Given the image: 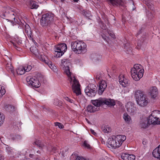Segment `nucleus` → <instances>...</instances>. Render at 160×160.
<instances>
[{
	"mask_svg": "<svg viewBox=\"0 0 160 160\" xmlns=\"http://www.w3.org/2000/svg\"><path fill=\"white\" fill-rule=\"evenodd\" d=\"M134 96L138 104L141 107L146 106L149 102L148 98L142 91H136L135 92Z\"/></svg>",
	"mask_w": 160,
	"mask_h": 160,
	"instance_id": "nucleus-3",
	"label": "nucleus"
},
{
	"mask_svg": "<svg viewBox=\"0 0 160 160\" xmlns=\"http://www.w3.org/2000/svg\"><path fill=\"white\" fill-rule=\"evenodd\" d=\"M71 46L72 50L77 54H84L87 51V46L83 42L78 41L72 42Z\"/></svg>",
	"mask_w": 160,
	"mask_h": 160,
	"instance_id": "nucleus-2",
	"label": "nucleus"
},
{
	"mask_svg": "<svg viewBox=\"0 0 160 160\" xmlns=\"http://www.w3.org/2000/svg\"><path fill=\"white\" fill-rule=\"evenodd\" d=\"M118 139H115V136H112V138H109L108 140V144L107 145L108 148L112 149H115L119 147V144L118 143L116 142Z\"/></svg>",
	"mask_w": 160,
	"mask_h": 160,
	"instance_id": "nucleus-13",
	"label": "nucleus"
},
{
	"mask_svg": "<svg viewBox=\"0 0 160 160\" xmlns=\"http://www.w3.org/2000/svg\"><path fill=\"white\" fill-rule=\"evenodd\" d=\"M106 81L103 80H101L100 82H99L98 93L99 94L101 95L104 91L105 89L107 86Z\"/></svg>",
	"mask_w": 160,
	"mask_h": 160,
	"instance_id": "nucleus-16",
	"label": "nucleus"
},
{
	"mask_svg": "<svg viewBox=\"0 0 160 160\" xmlns=\"http://www.w3.org/2000/svg\"><path fill=\"white\" fill-rule=\"evenodd\" d=\"M83 145L84 146L88 148H90V145L88 143L87 141H85L84 142Z\"/></svg>",
	"mask_w": 160,
	"mask_h": 160,
	"instance_id": "nucleus-39",
	"label": "nucleus"
},
{
	"mask_svg": "<svg viewBox=\"0 0 160 160\" xmlns=\"http://www.w3.org/2000/svg\"><path fill=\"white\" fill-rule=\"evenodd\" d=\"M158 124H160V118H159V120H158Z\"/></svg>",
	"mask_w": 160,
	"mask_h": 160,
	"instance_id": "nucleus-54",
	"label": "nucleus"
},
{
	"mask_svg": "<svg viewBox=\"0 0 160 160\" xmlns=\"http://www.w3.org/2000/svg\"><path fill=\"white\" fill-rule=\"evenodd\" d=\"M53 104L56 106H59L62 104V102L57 98L55 99L53 102Z\"/></svg>",
	"mask_w": 160,
	"mask_h": 160,
	"instance_id": "nucleus-32",
	"label": "nucleus"
},
{
	"mask_svg": "<svg viewBox=\"0 0 160 160\" xmlns=\"http://www.w3.org/2000/svg\"><path fill=\"white\" fill-rule=\"evenodd\" d=\"M33 154H30L29 155V157H30V158H32L33 157Z\"/></svg>",
	"mask_w": 160,
	"mask_h": 160,
	"instance_id": "nucleus-51",
	"label": "nucleus"
},
{
	"mask_svg": "<svg viewBox=\"0 0 160 160\" xmlns=\"http://www.w3.org/2000/svg\"><path fill=\"white\" fill-rule=\"evenodd\" d=\"M97 91L96 86L92 83L89 84L85 89V93L88 96L91 97L95 96Z\"/></svg>",
	"mask_w": 160,
	"mask_h": 160,
	"instance_id": "nucleus-10",
	"label": "nucleus"
},
{
	"mask_svg": "<svg viewBox=\"0 0 160 160\" xmlns=\"http://www.w3.org/2000/svg\"><path fill=\"white\" fill-rule=\"evenodd\" d=\"M4 157L1 155H0V160H4Z\"/></svg>",
	"mask_w": 160,
	"mask_h": 160,
	"instance_id": "nucleus-47",
	"label": "nucleus"
},
{
	"mask_svg": "<svg viewBox=\"0 0 160 160\" xmlns=\"http://www.w3.org/2000/svg\"><path fill=\"white\" fill-rule=\"evenodd\" d=\"M96 78L97 80H100L101 79V77L100 75H96Z\"/></svg>",
	"mask_w": 160,
	"mask_h": 160,
	"instance_id": "nucleus-44",
	"label": "nucleus"
},
{
	"mask_svg": "<svg viewBox=\"0 0 160 160\" xmlns=\"http://www.w3.org/2000/svg\"><path fill=\"white\" fill-rule=\"evenodd\" d=\"M74 156H75V154H72V156L73 157Z\"/></svg>",
	"mask_w": 160,
	"mask_h": 160,
	"instance_id": "nucleus-56",
	"label": "nucleus"
},
{
	"mask_svg": "<svg viewBox=\"0 0 160 160\" xmlns=\"http://www.w3.org/2000/svg\"><path fill=\"white\" fill-rule=\"evenodd\" d=\"M126 108L127 112L130 115H134L137 112V108L135 106L134 103L131 102L127 103Z\"/></svg>",
	"mask_w": 160,
	"mask_h": 160,
	"instance_id": "nucleus-12",
	"label": "nucleus"
},
{
	"mask_svg": "<svg viewBox=\"0 0 160 160\" xmlns=\"http://www.w3.org/2000/svg\"><path fill=\"white\" fill-rule=\"evenodd\" d=\"M61 66L62 67L64 72L67 75L68 79L72 85V87L73 92L75 93L77 95L81 94L80 84L78 81L75 77L70 72L69 66L71 63L69 60L65 59L62 60Z\"/></svg>",
	"mask_w": 160,
	"mask_h": 160,
	"instance_id": "nucleus-1",
	"label": "nucleus"
},
{
	"mask_svg": "<svg viewBox=\"0 0 160 160\" xmlns=\"http://www.w3.org/2000/svg\"><path fill=\"white\" fill-rule=\"evenodd\" d=\"M16 41L18 44H21L22 43V40H18H18H16Z\"/></svg>",
	"mask_w": 160,
	"mask_h": 160,
	"instance_id": "nucleus-46",
	"label": "nucleus"
},
{
	"mask_svg": "<svg viewBox=\"0 0 160 160\" xmlns=\"http://www.w3.org/2000/svg\"><path fill=\"white\" fill-rule=\"evenodd\" d=\"M75 160H86V159L82 157L78 156L76 158Z\"/></svg>",
	"mask_w": 160,
	"mask_h": 160,
	"instance_id": "nucleus-41",
	"label": "nucleus"
},
{
	"mask_svg": "<svg viewBox=\"0 0 160 160\" xmlns=\"http://www.w3.org/2000/svg\"><path fill=\"white\" fill-rule=\"evenodd\" d=\"M5 119V116L0 112V126L3 123Z\"/></svg>",
	"mask_w": 160,
	"mask_h": 160,
	"instance_id": "nucleus-34",
	"label": "nucleus"
},
{
	"mask_svg": "<svg viewBox=\"0 0 160 160\" xmlns=\"http://www.w3.org/2000/svg\"><path fill=\"white\" fill-rule=\"evenodd\" d=\"M100 160H105V159H104L103 158H102V159H100Z\"/></svg>",
	"mask_w": 160,
	"mask_h": 160,
	"instance_id": "nucleus-57",
	"label": "nucleus"
},
{
	"mask_svg": "<svg viewBox=\"0 0 160 160\" xmlns=\"http://www.w3.org/2000/svg\"><path fill=\"white\" fill-rule=\"evenodd\" d=\"M24 68L26 72H29L31 69L32 67L31 65H27V66H25Z\"/></svg>",
	"mask_w": 160,
	"mask_h": 160,
	"instance_id": "nucleus-36",
	"label": "nucleus"
},
{
	"mask_svg": "<svg viewBox=\"0 0 160 160\" xmlns=\"http://www.w3.org/2000/svg\"><path fill=\"white\" fill-rule=\"evenodd\" d=\"M119 81L120 84L123 87H126L129 84V81L124 77L123 74H121L119 76Z\"/></svg>",
	"mask_w": 160,
	"mask_h": 160,
	"instance_id": "nucleus-15",
	"label": "nucleus"
},
{
	"mask_svg": "<svg viewBox=\"0 0 160 160\" xmlns=\"http://www.w3.org/2000/svg\"><path fill=\"white\" fill-rule=\"evenodd\" d=\"M102 38H103V39L104 40H107V38L105 36H102Z\"/></svg>",
	"mask_w": 160,
	"mask_h": 160,
	"instance_id": "nucleus-48",
	"label": "nucleus"
},
{
	"mask_svg": "<svg viewBox=\"0 0 160 160\" xmlns=\"http://www.w3.org/2000/svg\"><path fill=\"white\" fill-rule=\"evenodd\" d=\"M115 139H118V140H116V142L117 143H118L119 144V147L122 144V143L126 139V137L123 135H118L117 136H115Z\"/></svg>",
	"mask_w": 160,
	"mask_h": 160,
	"instance_id": "nucleus-19",
	"label": "nucleus"
},
{
	"mask_svg": "<svg viewBox=\"0 0 160 160\" xmlns=\"http://www.w3.org/2000/svg\"><path fill=\"white\" fill-rule=\"evenodd\" d=\"M141 30H140L137 33V35H138L139 34L141 33Z\"/></svg>",
	"mask_w": 160,
	"mask_h": 160,
	"instance_id": "nucleus-50",
	"label": "nucleus"
},
{
	"mask_svg": "<svg viewBox=\"0 0 160 160\" xmlns=\"http://www.w3.org/2000/svg\"><path fill=\"white\" fill-rule=\"evenodd\" d=\"M29 5L31 9H36L39 7L38 3L34 1H30Z\"/></svg>",
	"mask_w": 160,
	"mask_h": 160,
	"instance_id": "nucleus-25",
	"label": "nucleus"
},
{
	"mask_svg": "<svg viewBox=\"0 0 160 160\" xmlns=\"http://www.w3.org/2000/svg\"><path fill=\"white\" fill-rule=\"evenodd\" d=\"M91 133L93 135L96 136L97 135V133L94 132V131L92 129L90 130Z\"/></svg>",
	"mask_w": 160,
	"mask_h": 160,
	"instance_id": "nucleus-45",
	"label": "nucleus"
},
{
	"mask_svg": "<svg viewBox=\"0 0 160 160\" xmlns=\"http://www.w3.org/2000/svg\"><path fill=\"white\" fill-rule=\"evenodd\" d=\"M102 130L105 133H108L111 131V129L110 127L108 125L102 127L101 128Z\"/></svg>",
	"mask_w": 160,
	"mask_h": 160,
	"instance_id": "nucleus-27",
	"label": "nucleus"
},
{
	"mask_svg": "<svg viewBox=\"0 0 160 160\" xmlns=\"http://www.w3.org/2000/svg\"><path fill=\"white\" fill-rule=\"evenodd\" d=\"M9 107L11 108V106H9L8 107V108H9Z\"/></svg>",
	"mask_w": 160,
	"mask_h": 160,
	"instance_id": "nucleus-59",
	"label": "nucleus"
},
{
	"mask_svg": "<svg viewBox=\"0 0 160 160\" xmlns=\"http://www.w3.org/2000/svg\"><path fill=\"white\" fill-rule=\"evenodd\" d=\"M64 98L66 101L69 102L71 103H74V101L73 100L70 99L68 97H65Z\"/></svg>",
	"mask_w": 160,
	"mask_h": 160,
	"instance_id": "nucleus-40",
	"label": "nucleus"
},
{
	"mask_svg": "<svg viewBox=\"0 0 160 160\" xmlns=\"http://www.w3.org/2000/svg\"><path fill=\"white\" fill-rule=\"evenodd\" d=\"M54 124L55 126H58L60 128H62L64 127L63 125L59 122H56Z\"/></svg>",
	"mask_w": 160,
	"mask_h": 160,
	"instance_id": "nucleus-37",
	"label": "nucleus"
},
{
	"mask_svg": "<svg viewBox=\"0 0 160 160\" xmlns=\"http://www.w3.org/2000/svg\"><path fill=\"white\" fill-rule=\"evenodd\" d=\"M149 93L152 98H155L158 93L157 88L155 87L151 88L150 90Z\"/></svg>",
	"mask_w": 160,
	"mask_h": 160,
	"instance_id": "nucleus-21",
	"label": "nucleus"
},
{
	"mask_svg": "<svg viewBox=\"0 0 160 160\" xmlns=\"http://www.w3.org/2000/svg\"><path fill=\"white\" fill-rule=\"evenodd\" d=\"M142 45V44L139 42V41L137 42V48L139 49L141 48V47Z\"/></svg>",
	"mask_w": 160,
	"mask_h": 160,
	"instance_id": "nucleus-43",
	"label": "nucleus"
},
{
	"mask_svg": "<svg viewBox=\"0 0 160 160\" xmlns=\"http://www.w3.org/2000/svg\"><path fill=\"white\" fill-rule=\"evenodd\" d=\"M12 43L13 45L15 46V47H17L16 45V44L14 42H12Z\"/></svg>",
	"mask_w": 160,
	"mask_h": 160,
	"instance_id": "nucleus-53",
	"label": "nucleus"
},
{
	"mask_svg": "<svg viewBox=\"0 0 160 160\" xmlns=\"http://www.w3.org/2000/svg\"><path fill=\"white\" fill-rule=\"evenodd\" d=\"M25 32L26 33L28 36L29 39L32 41L35 44H38V43L35 42V41L33 39V36L32 34L31 29L29 26L27 24H26L25 26Z\"/></svg>",
	"mask_w": 160,
	"mask_h": 160,
	"instance_id": "nucleus-14",
	"label": "nucleus"
},
{
	"mask_svg": "<svg viewBox=\"0 0 160 160\" xmlns=\"http://www.w3.org/2000/svg\"><path fill=\"white\" fill-rule=\"evenodd\" d=\"M121 157L123 160H135L136 157L133 154L124 153L122 154Z\"/></svg>",
	"mask_w": 160,
	"mask_h": 160,
	"instance_id": "nucleus-17",
	"label": "nucleus"
},
{
	"mask_svg": "<svg viewBox=\"0 0 160 160\" xmlns=\"http://www.w3.org/2000/svg\"><path fill=\"white\" fill-rule=\"evenodd\" d=\"M21 139V137L19 135H12V140L13 141L18 140Z\"/></svg>",
	"mask_w": 160,
	"mask_h": 160,
	"instance_id": "nucleus-33",
	"label": "nucleus"
},
{
	"mask_svg": "<svg viewBox=\"0 0 160 160\" xmlns=\"http://www.w3.org/2000/svg\"><path fill=\"white\" fill-rule=\"evenodd\" d=\"M37 152L38 153H40V151L38 150L37 151Z\"/></svg>",
	"mask_w": 160,
	"mask_h": 160,
	"instance_id": "nucleus-55",
	"label": "nucleus"
},
{
	"mask_svg": "<svg viewBox=\"0 0 160 160\" xmlns=\"http://www.w3.org/2000/svg\"><path fill=\"white\" fill-rule=\"evenodd\" d=\"M123 118L125 122L128 123H130L132 120L130 117L127 113L124 114Z\"/></svg>",
	"mask_w": 160,
	"mask_h": 160,
	"instance_id": "nucleus-28",
	"label": "nucleus"
},
{
	"mask_svg": "<svg viewBox=\"0 0 160 160\" xmlns=\"http://www.w3.org/2000/svg\"><path fill=\"white\" fill-rule=\"evenodd\" d=\"M67 46L64 43H60L57 46L55 50V53L57 58L62 56L66 51Z\"/></svg>",
	"mask_w": 160,
	"mask_h": 160,
	"instance_id": "nucleus-9",
	"label": "nucleus"
},
{
	"mask_svg": "<svg viewBox=\"0 0 160 160\" xmlns=\"http://www.w3.org/2000/svg\"><path fill=\"white\" fill-rule=\"evenodd\" d=\"M14 16H13V17L12 18H13L14 19V21H10L11 22V23H12V25L13 26H14L15 25H16V23H18V21H17V20L15 19V17H14Z\"/></svg>",
	"mask_w": 160,
	"mask_h": 160,
	"instance_id": "nucleus-38",
	"label": "nucleus"
},
{
	"mask_svg": "<svg viewBox=\"0 0 160 160\" xmlns=\"http://www.w3.org/2000/svg\"><path fill=\"white\" fill-rule=\"evenodd\" d=\"M92 104L95 106L100 107L104 104H106L110 107L115 105V102L114 99H102L99 98L98 99L92 101Z\"/></svg>",
	"mask_w": 160,
	"mask_h": 160,
	"instance_id": "nucleus-6",
	"label": "nucleus"
},
{
	"mask_svg": "<svg viewBox=\"0 0 160 160\" xmlns=\"http://www.w3.org/2000/svg\"><path fill=\"white\" fill-rule=\"evenodd\" d=\"M30 50L35 56H38L39 54L38 50L36 47H31L30 48Z\"/></svg>",
	"mask_w": 160,
	"mask_h": 160,
	"instance_id": "nucleus-31",
	"label": "nucleus"
},
{
	"mask_svg": "<svg viewBox=\"0 0 160 160\" xmlns=\"http://www.w3.org/2000/svg\"><path fill=\"white\" fill-rule=\"evenodd\" d=\"M41 59L42 61H44L47 64L51 69H52L53 68V67H52V62L50 61H48V60H47V58L46 57L41 55Z\"/></svg>",
	"mask_w": 160,
	"mask_h": 160,
	"instance_id": "nucleus-24",
	"label": "nucleus"
},
{
	"mask_svg": "<svg viewBox=\"0 0 160 160\" xmlns=\"http://www.w3.org/2000/svg\"><path fill=\"white\" fill-rule=\"evenodd\" d=\"M109 3H111L113 6H122L123 5V2L121 0H107Z\"/></svg>",
	"mask_w": 160,
	"mask_h": 160,
	"instance_id": "nucleus-20",
	"label": "nucleus"
},
{
	"mask_svg": "<svg viewBox=\"0 0 160 160\" xmlns=\"http://www.w3.org/2000/svg\"><path fill=\"white\" fill-rule=\"evenodd\" d=\"M24 67L22 66L19 67L17 70V73L18 74L22 75L26 72Z\"/></svg>",
	"mask_w": 160,
	"mask_h": 160,
	"instance_id": "nucleus-26",
	"label": "nucleus"
},
{
	"mask_svg": "<svg viewBox=\"0 0 160 160\" xmlns=\"http://www.w3.org/2000/svg\"><path fill=\"white\" fill-rule=\"evenodd\" d=\"M74 2H77L79 0H73Z\"/></svg>",
	"mask_w": 160,
	"mask_h": 160,
	"instance_id": "nucleus-52",
	"label": "nucleus"
},
{
	"mask_svg": "<svg viewBox=\"0 0 160 160\" xmlns=\"http://www.w3.org/2000/svg\"><path fill=\"white\" fill-rule=\"evenodd\" d=\"M3 9L6 10L5 11H4L3 13L0 15V16L2 18H5L9 17L13 18V16H15L13 10L11 8L4 7Z\"/></svg>",
	"mask_w": 160,
	"mask_h": 160,
	"instance_id": "nucleus-11",
	"label": "nucleus"
},
{
	"mask_svg": "<svg viewBox=\"0 0 160 160\" xmlns=\"http://www.w3.org/2000/svg\"><path fill=\"white\" fill-rule=\"evenodd\" d=\"M147 6L148 7V8H150V9L152 10H153L154 9V7L152 5H151L149 4H147Z\"/></svg>",
	"mask_w": 160,
	"mask_h": 160,
	"instance_id": "nucleus-42",
	"label": "nucleus"
},
{
	"mask_svg": "<svg viewBox=\"0 0 160 160\" xmlns=\"http://www.w3.org/2000/svg\"><path fill=\"white\" fill-rule=\"evenodd\" d=\"M144 70L142 66L139 64H135L133 68L131 69V73L132 78L135 81H138L143 76Z\"/></svg>",
	"mask_w": 160,
	"mask_h": 160,
	"instance_id": "nucleus-4",
	"label": "nucleus"
},
{
	"mask_svg": "<svg viewBox=\"0 0 160 160\" xmlns=\"http://www.w3.org/2000/svg\"><path fill=\"white\" fill-rule=\"evenodd\" d=\"M65 0H61V1L62 2H63V1H65Z\"/></svg>",
	"mask_w": 160,
	"mask_h": 160,
	"instance_id": "nucleus-58",
	"label": "nucleus"
},
{
	"mask_svg": "<svg viewBox=\"0 0 160 160\" xmlns=\"http://www.w3.org/2000/svg\"><path fill=\"white\" fill-rule=\"evenodd\" d=\"M43 80V78L42 77H40L38 79L35 78H32L31 76H28L26 78V81L28 85L35 88L40 87L39 80L41 82Z\"/></svg>",
	"mask_w": 160,
	"mask_h": 160,
	"instance_id": "nucleus-7",
	"label": "nucleus"
},
{
	"mask_svg": "<svg viewBox=\"0 0 160 160\" xmlns=\"http://www.w3.org/2000/svg\"><path fill=\"white\" fill-rule=\"evenodd\" d=\"M160 118V111L156 110L152 112L148 119L151 124L156 125L158 124V121Z\"/></svg>",
	"mask_w": 160,
	"mask_h": 160,
	"instance_id": "nucleus-8",
	"label": "nucleus"
},
{
	"mask_svg": "<svg viewBox=\"0 0 160 160\" xmlns=\"http://www.w3.org/2000/svg\"><path fill=\"white\" fill-rule=\"evenodd\" d=\"M5 68L9 72H11L13 74H14L13 68L10 62L7 63L6 64Z\"/></svg>",
	"mask_w": 160,
	"mask_h": 160,
	"instance_id": "nucleus-23",
	"label": "nucleus"
},
{
	"mask_svg": "<svg viewBox=\"0 0 160 160\" xmlns=\"http://www.w3.org/2000/svg\"><path fill=\"white\" fill-rule=\"evenodd\" d=\"M91 58L92 60L95 61H97L100 60L101 58V56L99 55L96 54H93L91 55Z\"/></svg>",
	"mask_w": 160,
	"mask_h": 160,
	"instance_id": "nucleus-29",
	"label": "nucleus"
},
{
	"mask_svg": "<svg viewBox=\"0 0 160 160\" xmlns=\"http://www.w3.org/2000/svg\"><path fill=\"white\" fill-rule=\"evenodd\" d=\"M54 15L47 13L43 15L40 19V24L43 28H48L53 24L54 22Z\"/></svg>",
	"mask_w": 160,
	"mask_h": 160,
	"instance_id": "nucleus-5",
	"label": "nucleus"
},
{
	"mask_svg": "<svg viewBox=\"0 0 160 160\" xmlns=\"http://www.w3.org/2000/svg\"><path fill=\"white\" fill-rule=\"evenodd\" d=\"M96 109L94 106L91 105H88L87 107V110L90 112H93L96 111Z\"/></svg>",
	"mask_w": 160,
	"mask_h": 160,
	"instance_id": "nucleus-30",
	"label": "nucleus"
},
{
	"mask_svg": "<svg viewBox=\"0 0 160 160\" xmlns=\"http://www.w3.org/2000/svg\"><path fill=\"white\" fill-rule=\"evenodd\" d=\"M35 144H36L37 146H38L40 148H42V146H43V144L42 142L39 140H37L34 142Z\"/></svg>",
	"mask_w": 160,
	"mask_h": 160,
	"instance_id": "nucleus-35",
	"label": "nucleus"
},
{
	"mask_svg": "<svg viewBox=\"0 0 160 160\" xmlns=\"http://www.w3.org/2000/svg\"><path fill=\"white\" fill-rule=\"evenodd\" d=\"M109 34H110V36H111L112 38H114V35H113V34L111 33H110Z\"/></svg>",
	"mask_w": 160,
	"mask_h": 160,
	"instance_id": "nucleus-49",
	"label": "nucleus"
},
{
	"mask_svg": "<svg viewBox=\"0 0 160 160\" xmlns=\"http://www.w3.org/2000/svg\"><path fill=\"white\" fill-rule=\"evenodd\" d=\"M152 155L155 158L160 159V145L153 150Z\"/></svg>",
	"mask_w": 160,
	"mask_h": 160,
	"instance_id": "nucleus-22",
	"label": "nucleus"
},
{
	"mask_svg": "<svg viewBox=\"0 0 160 160\" xmlns=\"http://www.w3.org/2000/svg\"><path fill=\"white\" fill-rule=\"evenodd\" d=\"M150 124L148 118H147L141 119L140 122V126L143 128H147Z\"/></svg>",
	"mask_w": 160,
	"mask_h": 160,
	"instance_id": "nucleus-18",
	"label": "nucleus"
}]
</instances>
